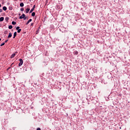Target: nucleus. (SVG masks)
Wrapping results in <instances>:
<instances>
[{
    "label": "nucleus",
    "mask_w": 130,
    "mask_h": 130,
    "mask_svg": "<svg viewBox=\"0 0 130 130\" xmlns=\"http://www.w3.org/2000/svg\"><path fill=\"white\" fill-rule=\"evenodd\" d=\"M74 54L75 55H78V54H79V52L77 51H74Z\"/></svg>",
    "instance_id": "obj_8"
},
{
    "label": "nucleus",
    "mask_w": 130,
    "mask_h": 130,
    "mask_svg": "<svg viewBox=\"0 0 130 130\" xmlns=\"http://www.w3.org/2000/svg\"><path fill=\"white\" fill-rule=\"evenodd\" d=\"M0 8H2V4H0Z\"/></svg>",
    "instance_id": "obj_28"
},
{
    "label": "nucleus",
    "mask_w": 130,
    "mask_h": 130,
    "mask_svg": "<svg viewBox=\"0 0 130 130\" xmlns=\"http://www.w3.org/2000/svg\"><path fill=\"white\" fill-rule=\"evenodd\" d=\"M11 37H12V34L11 33H9V35L8 36V38H11Z\"/></svg>",
    "instance_id": "obj_15"
},
{
    "label": "nucleus",
    "mask_w": 130,
    "mask_h": 130,
    "mask_svg": "<svg viewBox=\"0 0 130 130\" xmlns=\"http://www.w3.org/2000/svg\"><path fill=\"white\" fill-rule=\"evenodd\" d=\"M5 43L4 42L3 43H2L0 45V46H4V45H5Z\"/></svg>",
    "instance_id": "obj_21"
},
{
    "label": "nucleus",
    "mask_w": 130,
    "mask_h": 130,
    "mask_svg": "<svg viewBox=\"0 0 130 130\" xmlns=\"http://www.w3.org/2000/svg\"><path fill=\"white\" fill-rule=\"evenodd\" d=\"M12 25H16V23L15 21H12Z\"/></svg>",
    "instance_id": "obj_18"
},
{
    "label": "nucleus",
    "mask_w": 130,
    "mask_h": 130,
    "mask_svg": "<svg viewBox=\"0 0 130 130\" xmlns=\"http://www.w3.org/2000/svg\"><path fill=\"white\" fill-rule=\"evenodd\" d=\"M12 64H14V63H12V64H11V66H12Z\"/></svg>",
    "instance_id": "obj_32"
},
{
    "label": "nucleus",
    "mask_w": 130,
    "mask_h": 130,
    "mask_svg": "<svg viewBox=\"0 0 130 130\" xmlns=\"http://www.w3.org/2000/svg\"><path fill=\"white\" fill-rule=\"evenodd\" d=\"M4 17H1L0 18V22H3V21H4Z\"/></svg>",
    "instance_id": "obj_9"
},
{
    "label": "nucleus",
    "mask_w": 130,
    "mask_h": 130,
    "mask_svg": "<svg viewBox=\"0 0 130 130\" xmlns=\"http://www.w3.org/2000/svg\"><path fill=\"white\" fill-rule=\"evenodd\" d=\"M14 33H17V31L14 32Z\"/></svg>",
    "instance_id": "obj_31"
},
{
    "label": "nucleus",
    "mask_w": 130,
    "mask_h": 130,
    "mask_svg": "<svg viewBox=\"0 0 130 130\" xmlns=\"http://www.w3.org/2000/svg\"><path fill=\"white\" fill-rule=\"evenodd\" d=\"M37 130H41V128L38 127V128H37Z\"/></svg>",
    "instance_id": "obj_25"
},
{
    "label": "nucleus",
    "mask_w": 130,
    "mask_h": 130,
    "mask_svg": "<svg viewBox=\"0 0 130 130\" xmlns=\"http://www.w3.org/2000/svg\"><path fill=\"white\" fill-rule=\"evenodd\" d=\"M25 16H26L25 14H22V15L19 17V19H24Z\"/></svg>",
    "instance_id": "obj_5"
},
{
    "label": "nucleus",
    "mask_w": 130,
    "mask_h": 130,
    "mask_svg": "<svg viewBox=\"0 0 130 130\" xmlns=\"http://www.w3.org/2000/svg\"><path fill=\"white\" fill-rule=\"evenodd\" d=\"M30 22H32V19H29L28 21L26 22V25H28V24H29V23H30Z\"/></svg>",
    "instance_id": "obj_7"
},
{
    "label": "nucleus",
    "mask_w": 130,
    "mask_h": 130,
    "mask_svg": "<svg viewBox=\"0 0 130 130\" xmlns=\"http://www.w3.org/2000/svg\"><path fill=\"white\" fill-rule=\"evenodd\" d=\"M15 55H16L15 53L12 54V55L11 56V58H13V57H14V56H15Z\"/></svg>",
    "instance_id": "obj_11"
},
{
    "label": "nucleus",
    "mask_w": 130,
    "mask_h": 130,
    "mask_svg": "<svg viewBox=\"0 0 130 130\" xmlns=\"http://www.w3.org/2000/svg\"><path fill=\"white\" fill-rule=\"evenodd\" d=\"M20 11H21V12H24V8H21V9H20Z\"/></svg>",
    "instance_id": "obj_19"
},
{
    "label": "nucleus",
    "mask_w": 130,
    "mask_h": 130,
    "mask_svg": "<svg viewBox=\"0 0 130 130\" xmlns=\"http://www.w3.org/2000/svg\"><path fill=\"white\" fill-rule=\"evenodd\" d=\"M13 28V25H9V29H12Z\"/></svg>",
    "instance_id": "obj_16"
},
{
    "label": "nucleus",
    "mask_w": 130,
    "mask_h": 130,
    "mask_svg": "<svg viewBox=\"0 0 130 130\" xmlns=\"http://www.w3.org/2000/svg\"><path fill=\"white\" fill-rule=\"evenodd\" d=\"M9 19H10V18H9L8 17H6L5 20H6V21H7V22H8V21H9Z\"/></svg>",
    "instance_id": "obj_13"
},
{
    "label": "nucleus",
    "mask_w": 130,
    "mask_h": 130,
    "mask_svg": "<svg viewBox=\"0 0 130 130\" xmlns=\"http://www.w3.org/2000/svg\"><path fill=\"white\" fill-rule=\"evenodd\" d=\"M29 11H30V8H27L26 9V11H25V12H26V14H28Z\"/></svg>",
    "instance_id": "obj_6"
},
{
    "label": "nucleus",
    "mask_w": 130,
    "mask_h": 130,
    "mask_svg": "<svg viewBox=\"0 0 130 130\" xmlns=\"http://www.w3.org/2000/svg\"><path fill=\"white\" fill-rule=\"evenodd\" d=\"M16 30H17V32L18 33H20V32H21V31H22V29L20 28V27L17 26L16 27Z\"/></svg>",
    "instance_id": "obj_3"
},
{
    "label": "nucleus",
    "mask_w": 130,
    "mask_h": 130,
    "mask_svg": "<svg viewBox=\"0 0 130 130\" xmlns=\"http://www.w3.org/2000/svg\"><path fill=\"white\" fill-rule=\"evenodd\" d=\"M8 41H9V40H6V41H5V42H4V43H5H5H7V42H8Z\"/></svg>",
    "instance_id": "obj_24"
},
{
    "label": "nucleus",
    "mask_w": 130,
    "mask_h": 130,
    "mask_svg": "<svg viewBox=\"0 0 130 130\" xmlns=\"http://www.w3.org/2000/svg\"><path fill=\"white\" fill-rule=\"evenodd\" d=\"M20 6L21 7H24V3H20Z\"/></svg>",
    "instance_id": "obj_12"
},
{
    "label": "nucleus",
    "mask_w": 130,
    "mask_h": 130,
    "mask_svg": "<svg viewBox=\"0 0 130 130\" xmlns=\"http://www.w3.org/2000/svg\"><path fill=\"white\" fill-rule=\"evenodd\" d=\"M3 11H7V7L4 6L3 7Z\"/></svg>",
    "instance_id": "obj_10"
},
{
    "label": "nucleus",
    "mask_w": 130,
    "mask_h": 130,
    "mask_svg": "<svg viewBox=\"0 0 130 130\" xmlns=\"http://www.w3.org/2000/svg\"><path fill=\"white\" fill-rule=\"evenodd\" d=\"M17 36V33H14L13 38H15Z\"/></svg>",
    "instance_id": "obj_17"
},
{
    "label": "nucleus",
    "mask_w": 130,
    "mask_h": 130,
    "mask_svg": "<svg viewBox=\"0 0 130 130\" xmlns=\"http://www.w3.org/2000/svg\"><path fill=\"white\" fill-rule=\"evenodd\" d=\"M59 29L62 33H64V32H66V28L64 27H60Z\"/></svg>",
    "instance_id": "obj_1"
},
{
    "label": "nucleus",
    "mask_w": 130,
    "mask_h": 130,
    "mask_svg": "<svg viewBox=\"0 0 130 130\" xmlns=\"http://www.w3.org/2000/svg\"><path fill=\"white\" fill-rule=\"evenodd\" d=\"M9 10L10 11H12V10H13V7H9Z\"/></svg>",
    "instance_id": "obj_22"
},
{
    "label": "nucleus",
    "mask_w": 130,
    "mask_h": 130,
    "mask_svg": "<svg viewBox=\"0 0 130 130\" xmlns=\"http://www.w3.org/2000/svg\"><path fill=\"white\" fill-rule=\"evenodd\" d=\"M0 13H3V9H0Z\"/></svg>",
    "instance_id": "obj_23"
},
{
    "label": "nucleus",
    "mask_w": 130,
    "mask_h": 130,
    "mask_svg": "<svg viewBox=\"0 0 130 130\" xmlns=\"http://www.w3.org/2000/svg\"><path fill=\"white\" fill-rule=\"evenodd\" d=\"M32 17H35V12H32L31 14Z\"/></svg>",
    "instance_id": "obj_14"
},
{
    "label": "nucleus",
    "mask_w": 130,
    "mask_h": 130,
    "mask_svg": "<svg viewBox=\"0 0 130 130\" xmlns=\"http://www.w3.org/2000/svg\"><path fill=\"white\" fill-rule=\"evenodd\" d=\"M10 69H11V67L8 68L7 69V70H10Z\"/></svg>",
    "instance_id": "obj_27"
},
{
    "label": "nucleus",
    "mask_w": 130,
    "mask_h": 130,
    "mask_svg": "<svg viewBox=\"0 0 130 130\" xmlns=\"http://www.w3.org/2000/svg\"><path fill=\"white\" fill-rule=\"evenodd\" d=\"M19 61H20V62H19V63L18 64V66H19V67H21V66H22V64H23V59H19Z\"/></svg>",
    "instance_id": "obj_2"
},
{
    "label": "nucleus",
    "mask_w": 130,
    "mask_h": 130,
    "mask_svg": "<svg viewBox=\"0 0 130 130\" xmlns=\"http://www.w3.org/2000/svg\"><path fill=\"white\" fill-rule=\"evenodd\" d=\"M35 7H36L35 5H34L33 6L32 8L29 11V14H31V13H32L33 12V11H34V10H35Z\"/></svg>",
    "instance_id": "obj_4"
},
{
    "label": "nucleus",
    "mask_w": 130,
    "mask_h": 130,
    "mask_svg": "<svg viewBox=\"0 0 130 130\" xmlns=\"http://www.w3.org/2000/svg\"><path fill=\"white\" fill-rule=\"evenodd\" d=\"M21 14H18V16H20Z\"/></svg>",
    "instance_id": "obj_30"
},
{
    "label": "nucleus",
    "mask_w": 130,
    "mask_h": 130,
    "mask_svg": "<svg viewBox=\"0 0 130 130\" xmlns=\"http://www.w3.org/2000/svg\"><path fill=\"white\" fill-rule=\"evenodd\" d=\"M0 41H2V39L0 38Z\"/></svg>",
    "instance_id": "obj_29"
},
{
    "label": "nucleus",
    "mask_w": 130,
    "mask_h": 130,
    "mask_svg": "<svg viewBox=\"0 0 130 130\" xmlns=\"http://www.w3.org/2000/svg\"><path fill=\"white\" fill-rule=\"evenodd\" d=\"M26 19H28V17H26V16H25V17L23 18V20H26Z\"/></svg>",
    "instance_id": "obj_20"
},
{
    "label": "nucleus",
    "mask_w": 130,
    "mask_h": 130,
    "mask_svg": "<svg viewBox=\"0 0 130 130\" xmlns=\"http://www.w3.org/2000/svg\"><path fill=\"white\" fill-rule=\"evenodd\" d=\"M33 25H34V23H32L31 24V26H33Z\"/></svg>",
    "instance_id": "obj_26"
}]
</instances>
